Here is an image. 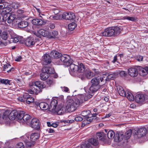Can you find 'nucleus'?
<instances>
[{"label": "nucleus", "mask_w": 148, "mask_h": 148, "mask_svg": "<svg viewBox=\"0 0 148 148\" xmlns=\"http://www.w3.org/2000/svg\"><path fill=\"white\" fill-rule=\"evenodd\" d=\"M0 82L1 83L4 84H9L10 81L7 79H0Z\"/></svg>", "instance_id": "46"}, {"label": "nucleus", "mask_w": 148, "mask_h": 148, "mask_svg": "<svg viewBox=\"0 0 148 148\" xmlns=\"http://www.w3.org/2000/svg\"><path fill=\"white\" fill-rule=\"evenodd\" d=\"M25 114V112H24L22 111H21L19 112H18L17 120L19 121V122H21Z\"/></svg>", "instance_id": "34"}, {"label": "nucleus", "mask_w": 148, "mask_h": 148, "mask_svg": "<svg viewBox=\"0 0 148 148\" xmlns=\"http://www.w3.org/2000/svg\"><path fill=\"white\" fill-rule=\"evenodd\" d=\"M12 38V41L14 43H16L18 42L19 41V39L18 37H14V36Z\"/></svg>", "instance_id": "53"}, {"label": "nucleus", "mask_w": 148, "mask_h": 148, "mask_svg": "<svg viewBox=\"0 0 148 148\" xmlns=\"http://www.w3.org/2000/svg\"><path fill=\"white\" fill-rule=\"evenodd\" d=\"M61 88L62 89L63 91L68 92L69 91V89L68 88L66 87H61Z\"/></svg>", "instance_id": "56"}, {"label": "nucleus", "mask_w": 148, "mask_h": 148, "mask_svg": "<svg viewBox=\"0 0 148 148\" xmlns=\"http://www.w3.org/2000/svg\"><path fill=\"white\" fill-rule=\"evenodd\" d=\"M147 132V130L145 128H141L139 129L137 131L136 134L137 136V137L140 138L144 136H145Z\"/></svg>", "instance_id": "17"}, {"label": "nucleus", "mask_w": 148, "mask_h": 148, "mask_svg": "<svg viewBox=\"0 0 148 148\" xmlns=\"http://www.w3.org/2000/svg\"><path fill=\"white\" fill-rule=\"evenodd\" d=\"M139 73L142 76H145L148 73V67H146L144 68H141L139 71Z\"/></svg>", "instance_id": "31"}, {"label": "nucleus", "mask_w": 148, "mask_h": 148, "mask_svg": "<svg viewBox=\"0 0 148 148\" xmlns=\"http://www.w3.org/2000/svg\"><path fill=\"white\" fill-rule=\"evenodd\" d=\"M97 139L99 140H102V133L101 132H97L96 135Z\"/></svg>", "instance_id": "48"}, {"label": "nucleus", "mask_w": 148, "mask_h": 148, "mask_svg": "<svg viewBox=\"0 0 148 148\" xmlns=\"http://www.w3.org/2000/svg\"><path fill=\"white\" fill-rule=\"evenodd\" d=\"M25 44L27 46H33L35 44V41L32 37L27 38L25 41Z\"/></svg>", "instance_id": "19"}, {"label": "nucleus", "mask_w": 148, "mask_h": 148, "mask_svg": "<svg viewBox=\"0 0 148 148\" xmlns=\"http://www.w3.org/2000/svg\"><path fill=\"white\" fill-rule=\"evenodd\" d=\"M0 10L4 9L5 8L7 7V3L5 2L4 3H0Z\"/></svg>", "instance_id": "49"}, {"label": "nucleus", "mask_w": 148, "mask_h": 148, "mask_svg": "<svg viewBox=\"0 0 148 148\" xmlns=\"http://www.w3.org/2000/svg\"><path fill=\"white\" fill-rule=\"evenodd\" d=\"M12 6L14 9L18 8L19 6L20 5L18 3H13L12 4Z\"/></svg>", "instance_id": "47"}, {"label": "nucleus", "mask_w": 148, "mask_h": 148, "mask_svg": "<svg viewBox=\"0 0 148 148\" xmlns=\"http://www.w3.org/2000/svg\"><path fill=\"white\" fill-rule=\"evenodd\" d=\"M3 71H7L8 73H10L14 70V68L11 67V65L8 63H6L4 65L3 67Z\"/></svg>", "instance_id": "24"}, {"label": "nucleus", "mask_w": 148, "mask_h": 148, "mask_svg": "<svg viewBox=\"0 0 148 148\" xmlns=\"http://www.w3.org/2000/svg\"><path fill=\"white\" fill-rule=\"evenodd\" d=\"M101 77V75L95 76L91 81L92 85L89 88L88 92L92 93L97 91L99 88V85L100 82H102Z\"/></svg>", "instance_id": "4"}, {"label": "nucleus", "mask_w": 148, "mask_h": 148, "mask_svg": "<svg viewBox=\"0 0 148 148\" xmlns=\"http://www.w3.org/2000/svg\"><path fill=\"white\" fill-rule=\"evenodd\" d=\"M129 74L132 77H135L138 75L137 70L134 68H131L128 69Z\"/></svg>", "instance_id": "22"}, {"label": "nucleus", "mask_w": 148, "mask_h": 148, "mask_svg": "<svg viewBox=\"0 0 148 148\" xmlns=\"http://www.w3.org/2000/svg\"><path fill=\"white\" fill-rule=\"evenodd\" d=\"M49 27L51 29H53L55 27V25L54 23H50L49 24Z\"/></svg>", "instance_id": "61"}, {"label": "nucleus", "mask_w": 148, "mask_h": 148, "mask_svg": "<svg viewBox=\"0 0 148 148\" xmlns=\"http://www.w3.org/2000/svg\"><path fill=\"white\" fill-rule=\"evenodd\" d=\"M78 68L77 70V74L79 73H83L84 72L85 69L84 66L82 63H81L77 65Z\"/></svg>", "instance_id": "32"}, {"label": "nucleus", "mask_w": 148, "mask_h": 148, "mask_svg": "<svg viewBox=\"0 0 148 148\" xmlns=\"http://www.w3.org/2000/svg\"><path fill=\"white\" fill-rule=\"evenodd\" d=\"M45 87L44 83L40 81L33 82L31 85V89L28 90V92L31 94H37L41 91V88H44Z\"/></svg>", "instance_id": "2"}, {"label": "nucleus", "mask_w": 148, "mask_h": 148, "mask_svg": "<svg viewBox=\"0 0 148 148\" xmlns=\"http://www.w3.org/2000/svg\"><path fill=\"white\" fill-rule=\"evenodd\" d=\"M90 112L89 111H84L82 112L81 114L83 116H86L89 114Z\"/></svg>", "instance_id": "52"}, {"label": "nucleus", "mask_w": 148, "mask_h": 148, "mask_svg": "<svg viewBox=\"0 0 148 148\" xmlns=\"http://www.w3.org/2000/svg\"><path fill=\"white\" fill-rule=\"evenodd\" d=\"M80 102L78 99L74 100L71 99H68L66 103V107H65L66 111L68 112L74 111L79 105Z\"/></svg>", "instance_id": "3"}, {"label": "nucleus", "mask_w": 148, "mask_h": 148, "mask_svg": "<svg viewBox=\"0 0 148 148\" xmlns=\"http://www.w3.org/2000/svg\"><path fill=\"white\" fill-rule=\"evenodd\" d=\"M92 70L95 73H94L93 72L90 71H88L85 73V75L88 79H90L92 77L98 74L97 70L96 69H93Z\"/></svg>", "instance_id": "20"}, {"label": "nucleus", "mask_w": 148, "mask_h": 148, "mask_svg": "<svg viewBox=\"0 0 148 148\" xmlns=\"http://www.w3.org/2000/svg\"><path fill=\"white\" fill-rule=\"evenodd\" d=\"M7 33H8L12 37L14 35V33L13 31L11 29H9L7 30Z\"/></svg>", "instance_id": "55"}, {"label": "nucleus", "mask_w": 148, "mask_h": 148, "mask_svg": "<svg viewBox=\"0 0 148 148\" xmlns=\"http://www.w3.org/2000/svg\"><path fill=\"white\" fill-rule=\"evenodd\" d=\"M58 34L57 31L55 30L52 31L51 33L49 32L48 35V38H56V36Z\"/></svg>", "instance_id": "29"}, {"label": "nucleus", "mask_w": 148, "mask_h": 148, "mask_svg": "<svg viewBox=\"0 0 148 148\" xmlns=\"http://www.w3.org/2000/svg\"><path fill=\"white\" fill-rule=\"evenodd\" d=\"M102 81H108L110 79H112L114 78L113 75L112 74H109L106 72H102Z\"/></svg>", "instance_id": "18"}, {"label": "nucleus", "mask_w": 148, "mask_h": 148, "mask_svg": "<svg viewBox=\"0 0 148 148\" xmlns=\"http://www.w3.org/2000/svg\"><path fill=\"white\" fill-rule=\"evenodd\" d=\"M49 32L44 29H40L34 33V34L37 37L41 38L42 36L48 38Z\"/></svg>", "instance_id": "12"}, {"label": "nucleus", "mask_w": 148, "mask_h": 148, "mask_svg": "<svg viewBox=\"0 0 148 148\" xmlns=\"http://www.w3.org/2000/svg\"><path fill=\"white\" fill-rule=\"evenodd\" d=\"M28 25V23L25 21L21 22L18 24L19 27L21 28H24L27 27Z\"/></svg>", "instance_id": "35"}, {"label": "nucleus", "mask_w": 148, "mask_h": 148, "mask_svg": "<svg viewBox=\"0 0 148 148\" xmlns=\"http://www.w3.org/2000/svg\"><path fill=\"white\" fill-rule=\"evenodd\" d=\"M22 59V58L21 56H19L16 58L15 59V61L17 62H19Z\"/></svg>", "instance_id": "57"}, {"label": "nucleus", "mask_w": 148, "mask_h": 148, "mask_svg": "<svg viewBox=\"0 0 148 148\" xmlns=\"http://www.w3.org/2000/svg\"><path fill=\"white\" fill-rule=\"evenodd\" d=\"M31 117L30 115L28 114H24L21 122L22 123H25L27 124H28L31 121Z\"/></svg>", "instance_id": "25"}, {"label": "nucleus", "mask_w": 148, "mask_h": 148, "mask_svg": "<svg viewBox=\"0 0 148 148\" xmlns=\"http://www.w3.org/2000/svg\"><path fill=\"white\" fill-rule=\"evenodd\" d=\"M121 29L118 27H109L106 28L102 32V36H112L119 34L121 32Z\"/></svg>", "instance_id": "5"}, {"label": "nucleus", "mask_w": 148, "mask_h": 148, "mask_svg": "<svg viewBox=\"0 0 148 148\" xmlns=\"http://www.w3.org/2000/svg\"><path fill=\"white\" fill-rule=\"evenodd\" d=\"M39 120L36 118H33L30 121L29 124L32 128L34 129H38L39 127Z\"/></svg>", "instance_id": "11"}, {"label": "nucleus", "mask_w": 148, "mask_h": 148, "mask_svg": "<svg viewBox=\"0 0 148 148\" xmlns=\"http://www.w3.org/2000/svg\"><path fill=\"white\" fill-rule=\"evenodd\" d=\"M117 60V56H114V59L112 61V62L113 63H115L116 62Z\"/></svg>", "instance_id": "63"}, {"label": "nucleus", "mask_w": 148, "mask_h": 148, "mask_svg": "<svg viewBox=\"0 0 148 148\" xmlns=\"http://www.w3.org/2000/svg\"><path fill=\"white\" fill-rule=\"evenodd\" d=\"M90 144L94 146L97 145L99 144L98 140L94 138H90L89 140L88 143L86 144L82 145L81 148H92Z\"/></svg>", "instance_id": "9"}, {"label": "nucleus", "mask_w": 148, "mask_h": 148, "mask_svg": "<svg viewBox=\"0 0 148 148\" xmlns=\"http://www.w3.org/2000/svg\"><path fill=\"white\" fill-rule=\"evenodd\" d=\"M39 136L40 134L39 133H32L30 136L31 141H29V137H27L26 136L25 137L23 141L27 147H31L34 145L35 143V142L39 138Z\"/></svg>", "instance_id": "6"}, {"label": "nucleus", "mask_w": 148, "mask_h": 148, "mask_svg": "<svg viewBox=\"0 0 148 148\" xmlns=\"http://www.w3.org/2000/svg\"><path fill=\"white\" fill-rule=\"evenodd\" d=\"M17 115H18V112L16 110H13L11 112H10L9 119L11 120H17Z\"/></svg>", "instance_id": "26"}, {"label": "nucleus", "mask_w": 148, "mask_h": 148, "mask_svg": "<svg viewBox=\"0 0 148 148\" xmlns=\"http://www.w3.org/2000/svg\"><path fill=\"white\" fill-rule=\"evenodd\" d=\"M69 66H70V68L71 69V71H70L71 74L73 75H74L77 74V65H75L74 64H71L70 63Z\"/></svg>", "instance_id": "15"}, {"label": "nucleus", "mask_w": 148, "mask_h": 148, "mask_svg": "<svg viewBox=\"0 0 148 148\" xmlns=\"http://www.w3.org/2000/svg\"><path fill=\"white\" fill-rule=\"evenodd\" d=\"M103 142L104 143H108V140L106 138H105L104 136L103 137V138H102V143Z\"/></svg>", "instance_id": "60"}, {"label": "nucleus", "mask_w": 148, "mask_h": 148, "mask_svg": "<svg viewBox=\"0 0 148 148\" xmlns=\"http://www.w3.org/2000/svg\"><path fill=\"white\" fill-rule=\"evenodd\" d=\"M102 66L105 69H108L110 68L109 62L108 61L102 62Z\"/></svg>", "instance_id": "40"}, {"label": "nucleus", "mask_w": 148, "mask_h": 148, "mask_svg": "<svg viewBox=\"0 0 148 148\" xmlns=\"http://www.w3.org/2000/svg\"><path fill=\"white\" fill-rule=\"evenodd\" d=\"M106 93H103V95H102V97H103V98L104 99L103 100L104 101L106 102H107L108 101L109 98L107 96L105 95L106 94L108 93V92H106Z\"/></svg>", "instance_id": "50"}, {"label": "nucleus", "mask_w": 148, "mask_h": 148, "mask_svg": "<svg viewBox=\"0 0 148 148\" xmlns=\"http://www.w3.org/2000/svg\"><path fill=\"white\" fill-rule=\"evenodd\" d=\"M132 133V131L131 130H129L127 131L125 135V138L127 140L129 139Z\"/></svg>", "instance_id": "41"}, {"label": "nucleus", "mask_w": 148, "mask_h": 148, "mask_svg": "<svg viewBox=\"0 0 148 148\" xmlns=\"http://www.w3.org/2000/svg\"><path fill=\"white\" fill-rule=\"evenodd\" d=\"M126 97L128 99L131 101L134 100V98L132 94L130 92H127L126 93V95L124 96Z\"/></svg>", "instance_id": "36"}, {"label": "nucleus", "mask_w": 148, "mask_h": 148, "mask_svg": "<svg viewBox=\"0 0 148 148\" xmlns=\"http://www.w3.org/2000/svg\"><path fill=\"white\" fill-rule=\"evenodd\" d=\"M107 134L108 137L109 139H112L114 137V140L116 142L122 140L124 137L123 134H117L115 135L114 132L112 130L109 131Z\"/></svg>", "instance_id": "7"}, {"label": "nucleus", "mask_w": 148, "mask_h": 148, "mask_svg": "<svg viewBox=\"0 0 148 148\" xmlns=\"http://www.w3.org/2000/svg\"><path fill=\"white\" fill-rule=\"evenodd\" d=\"M51 57L48 54H45L42 56V63L44 65H47L51 62Z\"/></svg>", "instance_id": "14"}, {"label": "nucleus", "mask_w": 148, "mask_h": 148, "mask_svg": "<svg viewBox=\"0 0 148 148\" xmlns=\"http://www.w3.org/2000/svg\"><path fill=\"white\" fill-rule=\"evenodd\" d=\"M51 57L55 58H60L61 56V54L56 51H53L50 53Z\"/></svg>", "instance_id": "27"}, {"label": "nucleus", "mask_w": 148, "mask_h": 148, "mask_svg": "<svg viewBox=\"0 0 148 148\" xmlns=\"http://www.w3.org/2000/svg\"><path fill=\"white\" fill-rule=\"evenodd\" d=\"M40 76L41 80H45L49 77V76L45 72L42 71V73L40 74Z\"/></svg>", "instance_id": "37"}, {"label": "nucleus", "mask_w": 148, "mask_h": 148, "mask_svg": "<svg viewBox=\"0 0 148 148\" xmlns=\"http://www.w3.org/2000/svg\"><path fill=\"white\" fill-rule=\"evenodd\" d=\"M137 60L138 61H142L143 59V57L142 56H138L137 57Z\"/></svg>", "instance_id": "59"}, {"label": "nucleus", "mask_w": 148, "mask_h": 148, "mask_svg": "<svg viewBox=\"0 0 148 148\" xmlns=\"http://www.w3.org/2000/svg\"><path fill=\"white\" fill-rule=\"evenodd\" d=\"M24 147L23 143L21 142L18 143L16 145L17 148H24Z\"/></svg>", "instance_id": "51"}, {"label": "nucleus", "mask_w": 148, "mask_h": 148, "mask_svg": "<svg viewBox=\"0 0 148 148\" xmlns=\"http://www.w3.org/2000/svg\"><path fill=\"white\" fill-rule=\"evenodd\" d=\"M24 98L26 100V103L30 104L33 103L34 101V98L27 93L23 95Z\"/></svg>", "instance_id": "21"}, {"label": "nucleus", "mask_w": 148, "mask_h": 148, "mask_svg": "<svg viewBox=\"0 0 148 148\" xmlns=\"http://www.w3.org/2000/svg\"><path fill=\"white\" fill-rule=\"evenodd\" d=\"M18 100L21 102H24V100L22 97H18L17 98Z\"/></svg>", "instance_id": "62"}, {"label": "nucleus", "mask_w": 148, "mask_h": 148, "mask_svg": "<svg viewBox=\"0 0 148 148\" xmlns=\"http://www.w3.org/2000/svg\"><path fill=\"white\" fill-rule=\"evenodd\" d=\"M60 62L58 64L59 65H61L63 63L64 65L68 66L71 62H70L71 58L69 56L67 55H64L61 56L60 58Z\"/></svg>", "instance_id": "8"}, {"label": "nucleus", "mask_w": 148, "mask_h": 148, "mask_svg": "<svg viewBox=\"0 0 148 148\" xmlns=\"http://www.w3.org/2000/svg\"><path fill=\"white\" fill-rule=\"evenodd\" d=\"M147 99V96L146 94H138L135 97V101L137 103H142Z\"/></svg>", "instance_id": "10"}, {"label": "nucleus", "mask_w": 148, "mask_h": 148, "mask_svg": "<svg viewBox=\"0 0 148 148\" xmlns=\"http://www.w3.org/2000/svg\"><path fill=\"white\" fill-rule=\"evenodd\" d=\"M58 101L56 100L53 99L51 102L49 106V110L53 112H57L60 114L66 112V109L62 105H59L57 108Z\"/></svg>", "instance_id": "1"}, {"label": "nucleus", "mask_w": 148, "mask_h": 148, "mask_svg": "<svg viewBox=\"0 0 148 148\" xmlns=\"http://www.w3.org/2000/svg\"><path fill=\"white\" fill-rule=\"evenodd\" d=\"M117 89L118 93L120 96L124 97L126 95V92L125 91L123 87L120 86H118L117 87Z\"/></svg>", "instance_id": "28"}, {"label": "nucleus", "mask_w": 148, "mask_h": 148, "mask_svg": "<svg viewBox=\"0 0 148 148\" xmlns=\"http://www.w3.org/2000/svg\"><path fill=\"white\" fill-rule=\"evenodd\" d=\"M46 83L48 86H50L55 84V81L53 79H49L47 80Z\"/></svg>", "instance_id": "42"}, {"label": "nucleus", "mask_w": 148, "mask_h": 148, "mask_svg": "<svg viewBox=\"0 0 148 148\" xmlns=\"http://www.w3.org/2000/svg\"><path fill=\"white\" fill-rule=\"evenodd\" d=\"M40 108L43 110H46L49 108L48 104L45 102H41L39 104Z\"/></svg>", "instance_id": "30"}, {"label": "nucleus", "mask_w": 148, "mask_h": 148, "mask_svg": "<svg viewBox=\"0 0 148 148\" xmlns=\"http://www.w3.org/2000/svg\"><path fill=\"white\" fill-rule=\"evenodd\" d=\"M16 15L14 14H11L8 18V23H13V21L16 18Z\"/></svg>", "instance_id": "33"}, {"label": "nucleus", "mask_w": 148, "mask_h": 148, "mask_svg": "<svg viewBox=\"0 0 148 148\" xmlns=\"http://www.w3.org/2000/svg\"><path fill=\"white\" fill-rule=\"evenodd\" d=\"M76 24L74 23H72L69 24L68 25V29L70 31L73 30L76 27Z\"/></svg>", "instance_id": "38"}, {"label": "nucleus", "mask_w": 148, "mask_h": 148, "mask_svg": "<svg viewBox=\"0 0 148 148\" xmlns=\"http://www.w3.org/2000/svg\"><path fill=\"white\" fill-rule=\"evenodd\" d=\"M47 131L49 133H53L54 132V131L53 130L51 129H47Z\"/></svg>", "instance_id": "64"}, {"label": "nucleus", "mask_w": 148, "mask_h": 148, "mask_svg": "<svg viewBox=\"0 0 148 148\" xmlns=\"http://www.w3.org/2000/svg\"><path fill=\"white\" fill-rule=\"evenodd\" d=\"M62 17L64 19L66 20H71L74 19L75 18L74 14L72 12H65L62 15Z\"/></svg>", "instance_id": "13"}, {"label": "nucleus", "mask_w": 148, "mask_h": 148, "mask_svg": "<svg viewBox=\"0 0 148 148\" xmlns=\"http://www.w3.org/2000/svg\"><path fill=\"white\" fill-rule=\"evenodd\" d=\"M123 19L127 20L129 21H134L135 20V19L133 17H130L128 16H126L123 17Z\"/></svg>", "instance_id": "44"}, {"label": "nucleus", "mask_w": 148, "mask_h": 148, "mask_svg": "<svg viewBox=\"0 0 148 148\" xmlns=\"http://www.w3.org/2000/svg\"><path fill=\"white\" fill-rule=\"evenodd\" d=\"M83 118L80 116H77L75 118V120L77 121H80L82 120Z\"/></svg>", "instance_id": "54"}, {"label": "nucleus", "mask_w": 148, "mask_h": 148, "mask_svg": "<svg viewBox=\"0 0 148 148\" xmlns=\"http://www.w3.org/2000/svg\"><path fill=\"white\" fill-rule=\"evenodd\" d=\"M1 38L4 40H6L8 37V34L7 32H3L1 33Z\"/></svg>", "instance_id": "43"}, {"label": "nucleus", "mask_w": 148, "mask_h": 148, "mask_svg": "<svg viewBox=\"0 0 148 148\" xmlns=\"http://www.w3.org/2000/svg\"><path fill=\"white\" fill-rule=\"evenodd\" d=\"M8 3H7V7L5 8L4 9V11L6 13H8L10 12L12 10V8L9 7L8 6Z\"/></svg>", "instance_id": "45"}, {"label": "nucleus", "mask_w": 148, "mask_h": 148, "mask_svg": "<svg viewBox=\"0 0 148 148\" xmlns=\"http://www.w3.org/2000/svg\"><path fill=\"white\" fill-rule=\"evenodd\" d=\"M10 115V111L9 110H6L5 111L3 114L2 118L3 119L7 120L9 119V117Z\"/></svg>", "instance_id": "39"}, {"label": "nucleus", "mask_w": 148, "mask_h": 148, "mask_svg": "<svg viewBox=\"0 0 148 148\" xmlns=\"http://www.w3.org/2000/svg\"><path fill=\"white\" fill-rule=\"evenodd\" d=\"M42 71L45 72L48 75L50 74H53L55 72L54 69L50 67H44L42 69Z\"/></svg>", "instance_id": "23"}, {"label": "nucleus", "mask_w": 148, "mask_h": 148, "mask_svg": "<svg viewBox=\"0 0 148 148\" xmlns=\"http://www.w3.org/2000/svg\"><path fill=\"white\" fill-rule=\"evenodd\" d=\"M120 74L121 76L123 77L125 76L126 75V74L125 71H121L120 72Z\"/></svg>", "instance_id": "58"}, {"label": "nucleus", "mask_w": 148, "mask_h": 148, "mask_svg": "<svg viewBox=\"0 0 148 148\" xmlns=\"http://www.w3.org/2000/svg\"><path fill=\"white\" fill-rule=\"evenodd\" d=\"M46 21L41 19L36 18L32 21V23L35 25H42L46 23Z\"/></svg>", "instance_id": "16"}]
</instances>
